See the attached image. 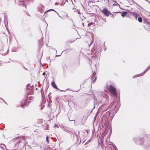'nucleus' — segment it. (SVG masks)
<instances>
[{
    "label": "nucleus",
    "instance_id": "8",
    "mask_svg": "<svg viewBox=\"0 0 150 150\" xmlns=\"http://www.w3.org/2000/svg\"><path fill=\"white\" fill-rule=\"evenodd\" d=\"M46 141L48 143L49 142V138L48 136L46 137Z\"/></svg>",
    "mask_w": 150,
    "mask_h": 150
},
{
    "label": "nucleus",
    "instance_id": "4",
    "mask_svg": "<svg viewBox=\"0 0 150 150\" xmlns=\"http://www.w3.org/2000/svg\"><path fill=\"white\" fill-rule=\"evenodd\" d=\"M132 14L134 16L136 19H137V18L138 15H137V13H132Z\"/></svg>",
    "mask_w": 150,
    "mask_h": 150
},
{
    "label": "nucleus",
    "instance_id": "17",
    "mask_svg": "<svg viewBox=\"0 0 150 150\" xmlns=\"http://www.w3.org/2000/svg\"><path fill=\"white\" fill-rule=\"evenodd\" d=\"M92 79H93V76H92Z\"/></svg>",
    "mask_w": 150,
    "mask_h": 150
},
{
    "label": "nucleus",
    "instance_id": "5",
    "mask_svg": "<svg viewBox=\"0 0 150 150\" xmlns=\"http://www.w3.org/2000/svg\"><path fill=\"white\" fill-rule=\"evenodd\" d=\"M127 13V12H124L123 13H122V14H121V16L122 17H124L126 16Z\"/></svg>",
    "mask_w": 150,
    "mask_h": 150
},
{
    "label": "nucleus",
    "instance_id": "16",
    "mask_svg": "<svg viewBox=\"0 0 150 150\" xmlns=\"http://www.w3.org/2000/svg\"><path fill=\"white\" fill-rule=\"evenodd\" d=\"M52 10H53V11H55H55L54 10H53V9H52Z\"/></svg>",
    "mask_w": 150,
    "mask_h": 150
},
{
    "label": "nucleus",
    "instance_id": "6",
    "mask_svg": "<svg viewBox=\"0 0 150 150\" xmlns=\"http://www.w3.org/2000/svg\"><path fill=\"white\" fill-rule=\"evenodd\" d=\"M138 20L139 22H142V18L140 17L138 18Z\"/></svg>",
    "mask_w": 150,
    "mask_h": 150
},
{
    "label": "nucleus",
    "instance_id": "12",
    "mask_svg": "<svg viewBox=\"0 0 150 150\" xmlns=\"http://www.w3.org/2000/svg\"><path fill=\"white\" fill-rule=\"evenodd\" d=\"M57 13V14L59 16V17H60V16L59 15V14Z\"/></svg>",
    "mask_w": 150,
    "mask_h": 150
},
{
    "label": "nucleus",
    "instance_id": "2",
    "mask_svg": "<svg viewBox=\"0 0 150 150\" xmlns=\"http://www.w3.org/2000/svg\"><path fill=\"white\" fill-rule=\"evenodd\" d=\"M102 12L107 16H108L110 14H111L110 13L106 8L103 9Z\"/></svg>",
    "mask_w": 150,
    "mask_h": 150
},
{
    "label": "nucleus",
    "instance_id": "14",
    "mask_svg": "<svg viewBox=\"0 0 150 150\" xmlns=\"http://www.w3.org/2000/svg\"><path fill=\"white\" fill-rule=\"evenodd\" d=\"M73 10H74V11H75V9H74V8H73Z\"/></svg>",
    "mask_w": 150,
    "mask_h": 150
},
{
    "label": "nucleus",
    "instance_id": "9",
    "mask_svg": "<svg viewBox=\"0 0 150 150\" xmlns=\"http://www.w3.org/2000/svg\"><path fill=\"white\" fill-rule=\"evenodd\" d=\"M25 104L24 105H21V106L23 108H25Z\"/></svg>",
    "mask_w": 150,
    "mask_h": 150
},
{
    "label": "nucleus",
    "instance_id": "15",
    "mask_svg": "<svg viewBox=\"0 0 150 150\" xmlns=\"http://www.w3.org/2000/svg\"><path fill=\"white\" fill-rule=\"evenodd\" d=\"M148 68L149 69H150V67H149Z\"/></svg>",
    "mask_w": 150,
    "mask_h": 150
},
{
    "label": "nucleus",
    "instance_id": "3",
    "mask_svg": "<svg viewBox=\"0 0 150 150\" xmlns=\"http://www.w3.org/2000/svg\"><path fill=\"white\" fill-rule=\"evenodd\" d=\"M51 85L54 88L59 89L57 87L55 83V82H52L51 83Z\"/></svg>",
    "mask_w": 150,
    "mask_h": 150
},
{
    "label": "nucleus",
    "instance_id": "11",
    "mask_svg": "<svg viewBox=\"0 0 150 150\" xmlns=\"http://www.w3.org/2000/svg\"><path fill=\"white\" fill-rule=\"evenodd\" d=\"M77 12H78V13L79 14H80L81 13L80 12H79V11H77Z\"/></svg>",
    "mask_w": 150,
    "mask_h": 150
},
{
    "label": "nucleus",
    "instance_id": "13",
    "mask_svg": "<svg viewBox=\"0 0 150 150\" xmlns=\"http://www.w3.org/2000/svg\"><path fill=\"white\" fill-rule=\"evenodd\" d=\"M96 77L95 78V79H94V80L93 81H95V80H96Z\"/></svg>",
    "mask_w": 150,
    "mask_h": 150
},
{
    "label": "nucleus",
    "instance_id": "10",
    "mask_svg": "<svg viewBox=\"0 0 150 150\" xmlns=\"http://www.w3.org/2000/svg\"><path fill=\"white\" fill-rule=\"evenodd\" d=\"M55 127H58V126L56 124H55Z\"/></svg>",
    "mask_w": 150,
    "mask_h": 150
},
{
    "label": "nucleus",
    "instance_id": "18",
    "mask_svg": "<svg viewBox=\"0 0 150 150\" xmlns=\"http://www.w3.org/2000/svg\"><path fill=\"white\" fill-rule=\"evenodd\" d=\"M43 74H44V73H43Z\"/></svg>",
    "mask_w": 150,
    "mask_h": 150
},
{
    "label": "nucleus",
    "instance_id": "1",
    "mask_svg": "<svg viewBox=\"0 0 150 150\" xmlns=\"http://www.w3.org/2000/svg\"><path fill=\"white\" fill-rule=\"evenodd\" d=\"M109 90L111 94L114 96H117L116 91L115 88L112 86L110 85L109 87Z\"/></svg>",
    "mask_w": 150,
    "mask_h": 150
},
{
    "label": "nucleus",
    "instance_id": "7",
    "mask_svg": "<svg viewBox=\"0 0 150 150\" xmlns=\"http://www.w3.org/2000/svg\"><path fill=\"white\" fill-rule=\"evenodd\" d=\"M115 2L116 3L114 4L113 5V6H120L119 5L118 3H116V2Z\"/></svg>",
    "mask_w": 150,
    "mask_h": 150
}]
</instances>
